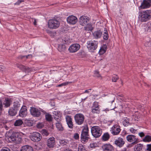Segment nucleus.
Returning <instances> with one entry per match:
<instances>
[{
  "mask_svg": "<svg viewBox=\"0 0 151 151\" xmlns=\"http://www.w3.org/2000/svg\"><path fill=\"white\" fill-rule=\"evenodd\" d=\"M0 151H11L10 149L6 147H3Z\"/></svg>",
  "mask_w": 151,
  "mask_h": 151,
  "instance_id": "nucleus-44",
  "label": "nucleus"
},
{
  "mask_svg": "<svg viewBox=\"0 0 151 151\" xmlns=\"http://www.w3.org/2000/svg\"><path fill=\"white\" fill-rule=\"evenodd\" d=\"M3 105L2 101L1 100H0V111H2L3 109Z\"/></svg>",
  "mask_w": 151,
  "mask_h": 151,
  "instance_id": "nucleus-51",
  "label": "nucleus"
},
{
  "mask_svg": "<svg viewBox=\"0 0 151 151\" xmlns=\"http://www.w3.org/2000/svg\"><path fill=\"white\" fill-rule=\"evenodd\" d=\"M44 126L43 124L42 123H39L37 124V127L38 128H41Z\"/></svg>",
  "mask_w": 151,
  "mask_h": 151,
  "instance_id": "nucleus-47",
  "label": "nucleus"
},
{
  "mask_svg": "<svg viewBox=\"0 0 151 151\" xmlns=\"http://www.w3.org/2000/svg\"><path fill=\"white\" fill-rule=\"evenodd\" d=\"M107 49V46L105 45H104L101 48L99 51V53L100 55L103 54L106 52Z\"/></svg>",
  "mask_w": 151,
  "mask_h": 151,
  "instance_id": "nucleus-25",
  "label": "nucleus"
},
{
  "mask_svg": "<svg viewBox=\"0 0 151 151\" xmlns=\"http://www.w3.org/2000/svg\"><path fill=\"white\" fill-rule=\"evenodd\" d=\"M139 135L141 137H142L145 136V134L143 132L139 133Z\"/></svg>",
  "mask_w": 151,
  "mask_h": 151,
  "instance_id": "nucleus-54",
  "label": "nucleus"
},
{
  "mask_svg": "<svg viewBox=\"0 0 151 151\" xmlns=\"http://www.w3.org/2000/svg\"><path fill=\"white\" fill-rule=\"evenodd\" d=\"M56 127L58 130L60 131H63L64 130V128L62 124L59 122H57L56 124Z\"/></svg>",
  "mask_w": 151,
  "mask_h": 151,
  "instance_id": "nucleus-31",
  "label": "nucleus"
},
{
  "mask_svg": "<svg viewBox=\"0 0 151 151\" xmlns=\"http://www.w3.org/2000/svg\"><path fill=\"white\" fill-rule=\"evenodd\" d=\"M122 120L123 124L124 126L127 127L129 124H130L129 122V119L127 117H123Z\"/></svg>",
  "mask_w": 151,
  "mask_h": 151,
  "instance_id": "nucleus-24",
  "label": "nucleus"
},
{
  "mask_svg": "<svg viewBox=\"0 0 151 151\" xmlns=\"http://www.w3.org/2000/svg\"><path fill=\"white\" fill-rule=\"evenodd\" d=\"M89 18L86 16L82 15L80 17L79 19V24L82 26H86L89 23Z\"/></svg>",
  "mask_w": 151,
  "mask_h": 151,
  "instance_id": "nucleus-10",
  "label": "nucleus"
},
{
  "mask_svg": "<svg viewBox=\"0 0 151 151\" xmlns=\"http://www.w3.org/2000/svg\"><path fill=\"white\" fill-rule=\"evenodd\" d=\"M99 107L92 108V112L93 113L99 114L100 113V110Z\"/></svg>",
  "mask_w": 151,
  "mask_h": 151,
  "instance_id": "nucleus-35",
  "label": "nucleus"
},
{
  "mask_svg": "<svg viewBox=\"0 0 151 151\" xmlns=\"http://www.w3.org/2000/svg\"><path fill=\"white\" fill-rule=\"evenodd\" d=\"M104 31L103 36V39L105 40H108L109 37L106 28L104 29Z\"/></svg>",
  "mask_w": 151,
  "mask_h": 151,
  "instance_id": "nucleus-36",
  "label": "nucleus"
},
{
  "mask_svg": "<svg viewBox=\"0 0 151 151\" xmlns=\"http://www.w3.org/2000/svg\"><path fill=\"white\" fill-rule=\"evenodd\" d=\"M143 145L141 144H139L135 145L134 149L135 151H141L142 150Z\"/></svg>",
  "mask_w": 151,
  "mask_h": 151,
  "instance_id": "nucleus-27",
  "label": "nucleus"
},
{
  "mask_svg": "<svg viewBox=\"0 0 151 151\" xmlns=\"http://www.w3.org/2000/svg\"><path fill=\"white\" fill-rule=\"evenodd\" d=\"M91 90V89H89L88 90H86L85 91V92H84V93H89V91Z\"/></svg>",
  "mask_w": 151,
  "mask_h": 151,
  "instance_id": "nucleus-58",
  "label": "nucleus"
},
{
  "mask_svg": "<svg viewBox=\"0 0 151 151\" xmlns=\"http://www.w3.org/2000/svg\"><path fill=\"white\" fill-rule=\"evenodd\" d=\"M80 48V45L78 44H74L71 45L68 48L70 53H74L77 51Z\"/></svg>",
  "mask_w": 151,
  "mask_h": 151,
  "instance_id": "nucleus-13",
  "label": "nucleus"
},
{
  "mask_svg": "<svg viewBox=\"0 0 151 151\" xmlns=\"http://www.w3.org/2000/svg\"><path fill=\"white\" fill-rule=\"evenodd\" d=\"M126 139L129 142H132V145H134L138 142V139L136 136L133 135L129 134L126 137Z\"/></svg>",
  "mask_w": 151,
  "mask_h": 151,
  "instance_id": "nucleus-12",
  "label": "nucleus"
},
{
  "mask_svg": "<svg viewBox=\"0 0 151 151\" xmlns=\"http://www.w3.org/2000/svg\"><path fill=\"white\" fill-rule=\"evenodd\" d=\"M60 25L59 22L56 19L49 20L48 22V27L50 29H56L59 27Z\"/></svg>",
  "mask_w": 151,
  "mask_h": 151,
  "instance_id": "nucleus-6",
  "label": "nucleus"
},
{
  "mask_svg": "<svg viewBox=\"0 0 151 151\" xmlns=\"http://www.w3.org/2000/svg\"><path fill=\"white\" fill-rule=\"evenodd\" d=\"M94 75L95 76L97 77H101V75L99 74V71L97 70H96L94 71Z\"/></svg>",
  "mask_w": 151,
  "mask_h": 151,
  "instance_id": "nucleus-45",
  "label": "nucleus"
},
{
  "mask_svg": "<svg viewBox=\"0 0 151 151\" xmlns=\"http://www.w3.org/2000/svg\"><path fill=\"white\" fill-rule=\"evenodd\" d=\"M66 121L68 127L73 129L74 127L72 121V119L70 116H66L65 117Z\"/></svg>",
  "mask_w": 151,
  "mask_h": 151,
  "instance_id": "nucleus-18",
  "label": "nucleus"
},
{
  "mask_svg": "<svg viewBox=\"0 0 151 151\" xmlns=\"http://www.w3.org/2000/svg\"><path fill=\"white\" fill-rule=\"evenodd\" d=\"M53 114L54 115H55V116H58L59 114V113L56 111H54L53 112Z\"/></svg>",
  "mask_w": 151,
  "mask_h": 151,
  "instance_id": "nucleus-55",
  "label": "nucleus"
},
{
  "mask_svg": "<svg viewBox=\"0 0 151 151\" xmlns=\"http://www.w3.org/2000/svg\"><path fill=\"white\" fill-rule=\"evenodd\" d=\"M125 143L124 139L121 137L118 138L114 141V144L117 147H122Z\"/></svg>",
  "mask_w": 151,
  "mask_h": 151,
  "instance_id": "nucleus-14",
  "label": "nucleus"
},
{
  "mask_svg": "<svg viewBox=\"0 0 151 151\" xmlns=\"http://www.w3.org/2000/svg\"><path fill=\"white\" fill-rule=\"evenodd\" d=\"M17 111L16 109L11 107L9 110V115L11 116H14L17 114Z\"/></svg>",
  "mask_w": 151,
  "mask_h": 151,
  "instance_id": "nucleus-22",
  "label": "nucleus"
},
{
  "mask_svg": "<svg viewBox=\"0 0 151 151\" xmlns=\"http://www.w3.org/2000/svg\"><path fill=\"white\" fill-rule=\"evenodd\" d=\"M25 56H20V57L22 59Z\"/></svg>",
  "mask_w": 151,
  "mask_h": 151,
  "instance_id": "nucleus-63",
  "label": "nucleus"
},
{
  "mask_svg": "<svg viewBox=\"0 0 151 151\" xmlns=\"http://www.w3.org/2000/svg\"><path fill=\"white\" fill-rule=\"evenodd\" d=\"M45 114V119L47 121L49 122H51L52 121V118L50 114H47L46 112Z\"/></svg>",
  "mask_w": 151,
  "mask_h": 151,
  "instance_id": "nucleus-33",
  "label": "nucleus"
},
{
  "mask_svg": "<svg viewBox=\"0 0 151 151\" xmlns=\"http://www.w3.org/2000/svg\"><path fill=\"white\" fill-rule=\"evenodd\" d=\"M21 2V1L18 0L15 4V5H19Z\"/></svg>",
  "mask_w": 151,
  "mask_h": 151,
  "instance_id": "nucleus-56",
  "label": "nucleus"
},
{
  "mask_svg": "<svg viewBox=\"0 0 151 151\" xmlns=\"http://www.w3.org/2000/svg\"><path fill=\"white\" fill-rule=\"evenodd\" d=\"M129 130L132 133H135L137 132V129H135L133 127H131L130 128Z\"/></svg>",
  "mask_w": 151,
  "mask_h": 151,
  "instance_id": "nucleus-46",
  "label": "nucleus"
},
{
  "mask_svg": "<svg viewBox=\"0 0 151 151\" xmlns=\"http://www.w3.org/2000/svg\"><path fill=\"white\" fill-rule=\"evenodd\" d=\"M63 42L64 44H66L68 43V41L65 40V39L63 41Z\"/></svg>",
  "mask_w": 151,
  "mask_h": 151,
  "instance_id": "nucleus-60",
  "label": "nucleus"
},
{
  "mask_svg": "<svg viewBox=\"0 0 151 151\" xmlns=\"http://www.w3.org/2000/svg\"><path fill=\"white\" fill-rule=\"evenodd\" d=\"M102 147L104 151H114V150L113 147L110 144H105Z\"/></svg>",
  "mask_w": 151,
  "mask_h": 151,
  "instance_id": "nucleus-20",
  "label": "nucleus"
},
{
  "mask_svg": "<svg viewBox=\"0 0 151 151\" xmlns=\"http://www.w3.org/2000/svg\"><path fill=\"white\" fill-rule=\"evenodd\" d=\"M8 135V139L10 142H14L17 143L21 142L22 139L18 133L13 132L12 134H9Z\"/></svg>",
  "mask_w": 151,
  "mask_h": 151,
  "instance_id": "nucleus-2",
  "label": "nucleus"
},
{
  "mask_svg": "<svg viewBox=\"0 0 151 151\" xmlns=\"http://www.w3.org/2000/svg\"><path fill=\"white\" fill-rule=\"evenodd\" d=\"M23 123V122L22 120L19 119L16 121L14 123V125L16 126H20L22 125Z\"/></svg>",
  "mask_w": 151,
  "mask_h": 151,
  "instance_id": "nucleus-34",
  "label": "nucleus"
},
{
  "mask_svg": "<svg viewBox=\"0 0 151 151\" xmlns=\"http://www.w3.org/2000/svg\"><path fill=\"white\" fill-rule=\"evenodd\" d=\"M65 86L64 85V83H62L61 84H59L58 85V87H61L63 86Z\"/></svg>",
  "mask_w": 151,
  "mask_h": 151,
  "instance_id": "nucleus-59",
  "label": "nucleus"
},
{
  "mask_svg": "<svg viewBox=\"0 0 151 151\" xmlns=\"http://www.w3.org/2000/svg\"><path fill=\"white\" fill-rule=\"evenodd\" d=\"M119 79V77L117 75H116L115 76H113L112 78V81L116 82L117 80Z\"/></svg>",
  "mask_w": 151,
  "mask_h": 151,
  "instance_id": "nucleus-41",
  "label": "nucleus"
},
{
  "mask_svg": "<svg viewBox=\"0 0 151 151\" xmlns=\"http://www.w3.org/2000/svg\"><path fill=\"white\" fill-rule=\"evenodd\" d=\"M151 5V0H144L139 6L141 9H146L150 7Z\"/></svg>",
  "mask_w": 151,
  "mask_h": 151,
  "instance_id": "nucleus-15",
  "label": "nucleus"
},
{
  "mask_svg": "<svg viewBox=\"0 0 151 151\" xmlns=\"http://www.w3.org/2000/svg\"><path fill=\"white\" fill-rule=\"evenodd\" d=\"M31 139L33 141L37 142L40 141L42 138L41 134L37 132H33L30 135Z\"/></svg>",
  "mask_w": 151,
  "mask_h": 151,
  "instance_id": "nucleus-9",
  "label": "nucleus"
},
{
  "mask_svg": "<svg viewBox=\"0 0 151 151\" xmlns=\"http://www.w3.org/2000/svg\"><path fill=\"white\" fill-rule=\"evenodd\" d=\"M121 129L119 126L117 125H114L111 128V134L113 135H118L119 134Z\"/></svg>",
  "mask_w": 151,
  "mask_h": 151,
  "instance_id": "nucleus-11",
  "label": "nucleus"
},
{
  "mask_svg": "<svg viewBox=\"0 0 151 151\" xmlns=\"http://www.w3.org/2000/svg\"><path fill=\"white\" fill-rule=\"evenodd\" d=\"M87 44V47L89 51L91 52H93L98 47V42L95 40H90L88 41Z\"/></svg>",
  "mask_w": 151,
  "mask_h": 151,
  "instance_id": "nucleus-5",
  "label": "nucleus"
},
{
  "mask_svg": "<svg viewBox=\"0 0 151 151\" xmlns=\"http://www.w3.org/2000/svg\"><path fill=\"white\" fill-rule=\"evenodd\" d=\"M63 151H73V150H72L68 149L64 150Z\"/></svg>",
  "mask_w": 151,
  "mask_h": 151,
  "instance_id": "nucleus-61",
  "label": "nucleus"
},
{
  "mask_svg": "<svg viewBox=\"0 0 151 151\" xmlns=\"http://www.w3.org/2000/svg\"><path fill=\"white\" fill-rule=\"evenodd\" d=\"M4 105L5 107L6 108L9 107L11 105L10 100L8 98L6 99L4 101Z\"/></svg>",
  "mask_w": 151,
  "mask_h": 151,
  "instance_id": "nucleus-30",
  "label": "nucleus"
},
{
  "mask_svg": "<svg viewBox=\"0 0 151 151\" xmlns=\"http://www.w3.org/2000/svg\"><path fill=\"white\" fill-rule=\"evenodd\" d=\"M72 83V82H66L64 83V85L65 86V85H66L69 84L71 83Z\"/></svg>",
  "mask_w": 151,
  "mask_h": 151,
  "instance_id": "nucleus-57",
  "label": "nucleus"
},
{
  "mask_svg": "<svg viewBox=\"0 0 151 151\" xmlns=\"http://www.w3.org/2000/svg\"><path fill=\"white\" fill-rule=\"evenodd\" d=\"M92 25L91 24H88L84 27V29L86 31H91L93 29Z\"/></svg>",
  "mask_w": 151,
  "mask_h": 151,
  "instance_id": "nucleus-29",
  "label": "nucleus"
},
{
  "mask_svg": "<svg viewBox=\"0 0 151 151\" xmlns=\"http://www.w3.org/2000/svg\"><path fill=\"white\" fill-rule=\"evenodd\" d=\"M30 113L33 116L36 117H39L41 114V112H42L43 114L46 113L45 111L42 109L39 108V109L34 107L30 108Z\"/></svg>",
  "mask_w": 151,
  "mask_h": 151,
  "instance_id": "nucleus-3",
  "label": "nucleus"
},
{
  "mask_svg": "<svg viewBox=\"0 0 151 151\" xmlns=\"http://www.w3.org/2000/svg\"><path fill=\"white\" fill-rule=\"evenodd\" d=\"M138 18L142 22H146L151 19V10L142 11L139 12Z\"/></svg>",
  "mask_w": 151,
  "mask_h": 151,
  "instance_id": "nucleus-1",
  "label": "nucleus"
},
{
  "mask_svg": "<svg viewBox=\"0 0 151 151\" xmlns=\"http://www.w3.org/2000/svg\"><path fill=\"white\" fill-rule=\"evenodd\" d=\"M110 136L109 134L108 133H106L104 134L102 136V139L104 141H107L109 138Z\"/></svg>",
  "mask_w": 151,
  "mask_h": 151,
  "instance_id": "nucleus-32",
  "label": "nucleus"
},
{
  "mask_svg": "<svg viewBox=\"0 0 151 151\" xmlns=\"http://www.w3.org/2000/svg\"><path fill=\"white\" fill-rule=\"evenodd\" d=\"M68 23L71 24H75L77 22L78 19L77 17L73 15L69 16L67 19Z\"/></svg>",
  "mask_w": 151,
  "mask_h": 151,
  "instance_id": "nucleus-16",
  "label": "nucleus"
},
{
  "mask_svg": "<svg viewBox=\"0 0 151 151\" xmlns=\"http://www.w3.org/2000/svg\"><path fill=\"white\" fill-rule=\"evenodd\" d=\"M102 32L100 30L95 31L93 33V36L95 39H98L101 37Z\"/></svg>",
  "mask_w": 151,
  "mask_h": 151,
  "instance_id": "nucleus-23",
  "label": "nucleus"
},
{
  "mask_svg": "<svg viewBox=\"0 0 151 151\" xmlns=\"http://www.w3.org/2000/svg\"><path fill=\"white\" fill-rule=\"evenodd\" d=\"M5 67L3 65H0V70L1 71H3L5 69Z\"/></svg>",
  "mask_w": 151,
  "mask_h": 151,
  "instance_id": "nucleus-53",
  "label": "nucleus"
},
{
  "mask_svg": "<svg viewBox=\"0 0 151 151\" xmlns=\"http://www.w3.org/2000/svg\"><path fill=\"white\" fill-rule=\"evenodd\" d=\"M74 119L76 124L78 125L82 124L85 119L84 116L81 114H77L74 116Z\"/></svg>",
  "mask_w": 151,
  "mask_h": 151,
  "instance_id": "nucleus-8",
  "label": "nucleus"
},
{
  "mask_svg": "<svg viewBox=\"0 0 151 151\" xmlns=\"http://www.w3.org/2000/svg\"><path fill=\"white\" fill-rule=\"evenodd\" d=\"M2 139H0V143L1 144L2 143Z\"/></svg>",
  "mask_w": 151,
  "mask_h": 151,
  "instance_id": "nucleus-64",
  "label": "nucleus"
},
{
  "mask_svg": "<svg viewBox=\"0 0 151 151\" xmlns=\"http://www.w3.org/2000/svg\"><path fill=\"white\" fill-rule=\"evenodd\" d=\"M32 70V69L31 68H27L26 67H25V69L24 71L25 73H29Z\"/></svg>",
  "mask_w": 151,
  "mask_h": 151,
  "instance_id": "nucleus-42",
  "label": "nucleus"
},
{
  "mask_svg": "<svg viewBox=\"0 0 151 151\" xmlns=\"http://www.w3.org/2000/svg\"><path fill=\"white\" fill-rule=\"evenodd\" d=\"M34 21L33 22L34 24V25H35L37 24V22L36 21V20L35 19H34Z\"/></svg>",
  "mask_w": 151,
  "mask_h": 151,
  "instance_id": "nucleus-62",
  "label": "nucleus"
},
{
  "mask_svg": "<svg viewBox=\"0 0 151 151\" xmlns=\"http://www.w3.org/2000/svg\"><path fill=\"white\" fill-rule=\"evenodd\" d=\"M27 107L25 106H23L19 111V114L20 116L24 117L26 116L27 114Z\"/></svg>",
  "mask_w": 151,
  "mask_h": 151,
  "instance_id": "nucleus-19",
  "label": "nucleus"
},
{
  "mask_svg": "<svg viewBox=\"0 0 151 151\" xmlns=\"http://www.w3.org/2000/svg\"><path fill=\"white\" fill-rule=\"evenodd\" d=\"M145 45L146 47H150L151 46V42L150 41L146 42L145 43Z\"/></svg>",
  "mask_w": 151,
  "mask_h": 151,
  "instance_id": "nucleus-43",
  "label": "nucleus"
},
{
  "mask_svg": "<svg viewBox=\"0 0 151 151\" xmlns=\"http://www.w3.org/2000/svg\"><path fill=\"white\" fill-rule=\"evenodd\" d=\"M147 148L146 150L148 151H151V144H148L147 145Z\"/></svg>",
  "mask_w": 151,
  "mask_h": 151,
  "instance_id": "nucleus-49",
  "label": "nucleus"
},
{
  "mask_svg": "<svg viewBox=\"0 0 151 151\" xmlns=\"http://www.w3.org/2000/svg\"><path fill=\"white\" fill-rule=\"evenodd\" d=\"M16 65L18 68L24 71L25 69V66L23 65L22 64H17Z\"/></svg>",
  "mask_w": 151,
  "mask_h": 151,
  "instance_id": "nucleus-38",
  "label": "nucleus"
},
{
  "mask_svg": "<svg viewBox=\"0 0 151 151\" xmlns=\"http://www.w3.org/2000/svg\"><path fill=\"white\" fill-rule=\"evenodd\" d=\"M20 107V103L19 101H16L14 102L13 103V107H12L15 110L18 111Z\"/></svg>",
  "mask_w": 151,
  "mask_h": 151,
  "instance_id": "nucleus-26",
  "label": "nucleus"
},
{
  "mask_svg": "<svg viewBox=\"0 0 151 151\" xmlns=\"http://www.w3.org/2000/svg\"><path fill=\"white\" fill-rule=\"evenodd\" d=\"M93 107V108H97L99 107V106L98 104V103L97 102H94Z\"/></svg>",
  "mask_w": 151,
  "mask_h": 151,
  "instance_id": "nucleus-50",
  "label": "nucleus"
},
{
  "mask_svg": "<svg viewBox=\"0 0 151 151\" xmlns=\"http://www.w3.org/2000/svg\"><path fill=\"white\" fill-rule=\"evenodd\" d=\"M47 142V146L50 148H53L55 145V139L53 137H51L49 138Z\"/></svg>",
  "mask_w": 151,
  "mask_h": 151,
  "instance_id": "nucleus-17",
  "label": "nucleus"
},
{
  "mask_svg": "<svg viewBox=\"0 0 151 151\" xmlns=\"http://www.w3.org/2000/svg\"><path fill=\"white\" fill-rule=\"evenodd\" d=\"M20 151H33V149L30 146L25 145L22 147Z\"/></svg>",
  "mask_w": 151,
  "mask_h": 151,
  "instance_id": "nucleus-21",
  "label": "nucleus"
},
{
  "mask_svg": "<svg viewBox=\"0 0 151 151\" xmlns=\"http://www.w3.org/2000/svg\"><path fill=\"white\" fill-rule=\"evenodd\" d=\"M79 135L77 133H75L74 135V138L76 139H79Z\"/></svg>",
  "mask_w": 151,
  "mask_h": 151,
  "instance_id": "nucleus-48",
  "label": "nucleus"
},
{
  "mask_svg": "<svg viewBox=\"0 0 151 151\" xmlns=\"http://www.w3.org/2000/svg\"><path fill=\"white\" fill-rule=\"evenodd\" d=\"M78 151H86L84 146L81 145H80L78 146Z\"/></svg>",
  "mask_w": 151,
  "mask_h": 151,
  "instance_id": "nucleus-39",
  "label": "nucleus"
},
{
  "mask_svg": "<svg viewBox=\"0 0 151 151\" xmlns=\"http://www.w3.org/2000/svg\"><path fill=\"white\" fill-rule=\"evenodd\" d=\"M42 133L46 136H47L48 135V132L46 130H43Z\"/></svg>",
  "mask_w": 151,
  "mask_h": 151,
  "instance_id": "nucleus-52",
  "label": "nucleus"
},
{
  "mask_svg": "<svg viewBox=\"0 0 151 151\" xmlns=\"http://www.w3.org/2000/svg\"><path fill=\"white\" fill-rule=\"evenodd\" d=\"M88 128L87 126L84 127L82 131L81 135V139L82 141L85 142L88 140Z\"/></svg>",
  "mask_w": 151,
  "mask_h": 151,
  "instance_id": "nucleus-7",
  "label": "nucleus"
},
{
  "mask_svg": "<svg viewBox=\"0 0 151 151\" xmlns=\"http://www.w3.org/2000/svg\"><path fill=\"white\" fill-rule=\"evenodd\" d=\"M91 132L92 135L95 138L100 137L102 133V130L98 126L92 127L91 129Z\"/></svg>",
  "mask_w": 151,
  "mask_h": 151,
  "instance_id": "nucleus-4",
  "label": "nucleus"
},
{
  "mask_svg": "<svg viewBox=\"0 0 151 151\" xmlns=\"http://www.w3.org/2000/svg\"><path fill=\"white\" fill-rule=\"evenodd\" d=\"M58 49L60 52H63L66 49V47L64 44L59 45H58Z\"/></svg>",
  "mask_w": 151,
  "mask_h": 151,
  "instance_id": "nucleus-28",
  "label": "nucleus"
},
{
  "mask_svg": "<svg viewBox=\"0 0 151 151\" xmlns=\"http://www.w3.org/2000/svg\"><path fill=\"white\" fill-rule=\"evenodd\" d=\"M60 144L64 146L65 145L67 142L66 141H65V140H60Z\"/></svg>",
  "mask_w": 151,
  "mask_h": 151,
  "instance_id": "nucleus-40",
  "label": "nucleus"
},
{
  "mask_svg": "<svg viewBox=\"0 0 151 151\" xmlns=\"http://www.w3.org/2000/svg\"><path fill=\"white\" fill-rule=\"evenodd\" d=\"M142 140L144 142H149L151 141V137L150 135H147Z\"/></svg>",
  "mask_w": 151,
  "mask_h": 151,
  "instance_id": "nucleus-37",
  "label": "nucleus"
}]
</instances>
